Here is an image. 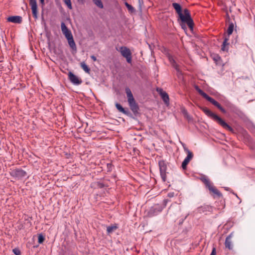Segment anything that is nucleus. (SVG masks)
I'll return each mask as SVG.
<instances>
[{
	"instance_id": "1",
	"label": "nucleus",
	"mask_w": 255,
	"mask_h": 255,
	"mask_svg": "<svg viewBox=\"0 0 255 255\" xmlns=\"http://www.w3.org/2000/svg\"><path fill=\"white\" fill-rule=\"evenodd\" d=\"M204 113L209 117L213 119L215 121L217 122L220 126L226 129L234 132V129L229 125H228L223 119L220 118L215 114L213 113L211 111L206 107L201 108Z\"/></svg>"
},
{
	"instance_id": "2",
	"label": "nucleus",
	"mask_w": 255,
	"mask_h": 255,
	"mask_svg": "<svg viewBox=\"0 0 255 255\" xmlns=\"http://www.w3.org/2000/svg\"><path fill=\"white\" fill-rule=\"evenodd\" d=\"M196 90L204 98L212 103L213 105L217 107L222 113H225L226 110L221 106V105L213 98L209 97L207 94L201 90L198 86L195 87Z\"/></svg>"
},
{
	"instance_id": "3",
	"label": "nucleus",
	"mask_w": 255,
	"mask_h": 255,
	"mask_svg": "<svg viewBox=\"0 0 255 255\" xmlns=\"http://www.w3.org/2000/svg\"><path fill=\"white\" fill-rule=\"evenodd\" d=\"M179 17L181 21L183 22L187 23L188 26L190 28H193V20H192L189 10L187 9L184 10V14L181 12L179 15Z\"/></svg>"
},
{
	"instance_id": "4",
	"label": "nucleus",
	"mask_w": 255,
	"mask_h": 255,
	"mask_svg": "<svg viewBox=\"0 0 255 255\" xmlns=\"http://www.w3.org/2000/svg\"><path fill=\"white\" fill-rule=\"evenodd\" d=\"M118 51L121 53V55L126 58L127 61L128 63H130L132 61L131 52L129 48L126 46H122L119 48Z\"/></svg>"
},
{
	"instance_id": "5",
	"label": "nucleus",
	"mask_w": 255,
	"mask_h": 255,
	"mask_svg": "<svg viewBox=\"0 0 255 255\" xmlns=\"http://www.w3.org/2000/svg\"><path fill=\"white\" fill-rule=\"evenodd\" d=\"M158 165L161 177L163 181L165 182L166 180L167 165L163 160H160L158 162Z\"/></svg>"
},
{
	"instance_id": "6",
	"label": "nucleus",
	"mask_w": 255,
	"mask_h": 255,
	"mask_svg": "<svg viewBox=\"0 0 255 255\" xmlns=\"http://www.w3.org/2000/svg\"><path fill=\"white\" fill-rule=\"evenodd\" d=\"M67 39L70 47L74 50H76V45L73 39V37L71 31H68L63 33Z\"/></svg>"
},
{
	"instance_id": "7",
	"label": "nucleus",
	"mask_w": 255,
	"mask_h": 255,
	"mask_svg": "<svg viewBox=\"0 0 255 255\" xmlns=\"http://www.w3.org/2000/svg\"><path fill=\"white\" fill-rule=\"evenodd\" d=\"M9 173L11 176L18 179L24 177L26 175V173L24 170L20 169L11 170Z\"/></svg>"
},
{
	"instance_id": "8",
	"label": "nucleus",
	"mask_w": 255,
	"mask_h": 255,
	"mask_svg": "<svg viewBox=\"0 0 255 255\" xmlns=\"http://www.w3.org/2000/svg\"><path fill=\"white\" fill-rule=\"evenodd\" d=\"M68 77L71 83L75 85H80L82 83V81L78 76L74 75L72 72H70L68 74Z\"/></svg>"
},
{
	"instance_id": "9",
	"label": "nucleus",
	"mask_w": 255,
	"mask_h": 255,
	"mask_svg": "<svg viewBox=\"0 0 255 255\" xmlns=\"http://www.w3.org/2000/svg\"><path fill=\"white\" fill-rule=\"evenodd\" d=\"M29 4L31 6L33 16L35 18L37 17V5L36 0H29Z\"/></svg>"
},
{
	"instance_id": "10",
	"label": "nucleus",
	"mask_w": 255,
	"mask_h": 255,
	"mask_svg": "<svg viewBox=\"0 0 255 255\" xmlns=\"http://www.w3.org/2000/svg\"><path fill=\"white\" fill-rule=\"evenodd\" d=\"M156 90L161 96L165 104H166V105H168L169 98L167 93L165 91H163V90L161 88H157Z\"/></svg>"
},
{
	"instance_id": "11",
	"label": "nucleus",
	"mask_w": 255,
	"mask_h": 255,
	"mask_svg": "<svg viewBox=\"0 0 255 255\" xmlns=\"http://www.w3.org/2000/svg\"><path fill=\"white\" fill-rule=\"evenodd\" d=\"M213 211V208L209 205H204L198 208L197 211L199 213H204L209 212H212Z\"/></svg>"
},
{
	"instance_id": "12",
	"label": "nucleus",
	"mask_w": 255,
	"mask_h": 255,
	"mask_svg": "<svg viewBox=\"0 0 255 255\" xmlns=\"http://www.w3.org/2000/svg\"><path fill=\"white\" fill-rule=\"evenodd\" d=\"M233 236V233H231L226 239L225 245L226 248L231 250L233 249V246L232 245V238Z\"/></svg>"
},
{
	"instance_id": "13",
	"label": "nucleus",
	"mask_w": 255,
	"mask_h": 255,
	"mask_svg": "<svg viewBox=\"0 0 255 255\" xmlns=\"http://www.w3.org/2000/svg\"><path fill=\"white\" fill-rule=\"evenodd\" d=\"M7 20L14 23H20L22 22V17L20 16H11L8 17Z\"/></svg>"
},
{
	"instance_id": "14",
	"label": "nucleus",
	"mask_w": 255,
	"mask_h": 255,
	"mask_svg": "<svg viewBox=\"0 0 255 255\" xmlns=\"http://www.w3.org/2000/svg\"><path fill=\"white\" fill-rule=\"evenodd\" d=\"M211 193L218 197L222 196L221 193L212 184L207 187Z\"/></svg>"
},
{
	"instance_id": "15",
	"label": "nucleus",
	"mask_w": 255,
	"mask_h": 255,
	"mask_svg": "<svg viewBox=\"0 0 255 255\" xmlns=\"http://www.w3.org/2000/svg\"><path fill=\"white\" fill-rule=\"evenodd\" d=\"M180 211V206L177 205V204H172L168 210V213L170 214H176V212H175L174 211L178 212Z\"/></svg>"
},
{
	"instance_id": "16",
	"label": "nucleus",
	"mask_w": 255,
	"mask_h": 255,
	"mask_svg": "<svg viewBox=\"0 0 255 255\" xmlns=\"http://www.w3.org/2000/svg\"><path fill=\"white\" fill-rule=\"evenodd\" d=\"M129 104V106L130 107V108L131 110L134 113H136L138 112V107L136 103L134 100H132V101H129L128 102Z\"/></svg>"
},
{
	"instance_id": "17",
	"label": "nucleus",
	"mask_w": 255,
	"mask_h": 255,
	"mask_svg": "<svg viewBox=\"0 0 255 255\" xmlns=\"http://www.w3.org/2000/svg\"><path fill=\"white\" fill-rule=\"evenodd\" d=\"M128 102L134 100L130 90L128 88L126 89Z\"/></svg>"
},
{
	"instance_id": "18",
	"label": "nucleus",
	"mask_w": 255,
	"mask_h": 255,
	"mask_svg": "<svg viewBox=\"0 0 255 255\" xmlns=\"http://www.w3.org/2000/svg\"><path fill=\"white\" fill-rule=\"evenodd\" d=\"M172 6L176 10V12L179 15L182 12V9L179 3L174 2L172 3Z\"/></svg>"
},
{
	"instance_id": "19",
	"label": "nucleus",
	"mask_w": 255,
	"mask_h": 255,
	"mask_svg": "<svg viewBox=\"0 0 255 255\" xmlns=\"http://www.w3.org/2000/svg\"><path fill=\"white\" fill-rule=\"evenodd\" d=\"M168 59H169V61H170L171 64L172 65V66L174 67L176 69V70L179 71V68H178V65L176 63L173 57L172 56H169Z\"/></svg>"
},
{
	"instance_id": "20",
	"label": "nucleus",
	"mask_w": 255,
	"mask_h": 255,
	"mask_svg": "<svg viewBox=\"0 0 255 255\" xmlns=\"http://www.w3.org/2000/svg\"><path fill=\"white\" fill-rule=\"evenodd\" d=\"M201 180L205 184L207 188L212 184L209 179L206 176L202 177L201 178Z\"/></svg>"
},
{
	"instance_id": "21",
	"label": "nucleus",
	"mask_w": 255,
	"mask_h": 255,
	"mask_svg": "<svg viewBox=\"0 0 255 255\" xmlns=\"http://www.w3.org/2000/svg\"><path fill=\"white\" fill-rule=\"evenodd\" d=\"M80 66L85 72L89 73L90 69L84 62H81L80 63Z\"/></svg>"
},
{
	"instance_id": "22",
	"label": "nucleus",
	"mask_w": 255,
	"mask_h": 255,
	"mask_svg": "<svg viewBox=\"0 0 255 255\" xmlns=\"http://www.w3.org/2000/svg\"><path fill=\"white\" fill-rule=\"evenodd\" d=\"M182 145L183 146L185 151L187 154V157L192 159L193 156L192 152L190 150H189L187 147H186L185 144H182Z\"/></svg>"
},
{
	"instance_id": "23",
	"label": "nucleus",
	"mask_w": 255,
	"mask_h": 255,
	"mask_svg": "<svg viewBox=\"0 0 255 255\" xmlns=\"http://www.w3.org/2000/svg\"><path fill=\"white\" fill-rule=\"evenodd\" d=\"M228 38H225L224 40V42L222 44V48H221V49L223 51H227L228 50V48H227V46L228 45L229 43H228Z\"/></svg>"
},
{
	"instance_id": "24",
	"label": "nucleus",
	"mask_w": 255,
	"mask_h": 255,
	"mask_svg": "<svg viewBox=\"0 0 255 255\" xmlns=\"http://www.w3.org/2000/svg\"><path fill=\"white\" fill-rule=\"evenodd\" d=\"M125 4L130 13H132L135 11L134 8L127 2H126Z\"/></svg>"
},
{
	"instance_id": "25",
	"label": "nucleus",
	"mask_w": 255,
	"mask_h": 255,
	"mask_svg": "<svg viewBox=\"0 0 255 255\" xmlns=\"http://www.w3.org/2000/svg\"><path fill=\"white\" fill-rule=\"evenodd\" d=\"M61 28L62 33H65L70 30L63 22H62L61 23Z\"/></svg>"
},
{
	"instance_id": "26",
	"label": "nucleus",
	"mask_w": 255,
	"mask_h": 255,
	"mask_svg": "<svg viewBox=\"0 0 255 255\" xmlns=\"http://www.w3.org/2000/svg\"><path fill=\"white\" fill-rule=\"evenodd\" d=\"M93 2L99 8H103L104 6L101 0H92Z\"/></svg>"
},
{
	"instance_id": "27",
	"label": "nucleus",
	"mask_w": 255,
	"mask_h": 255,
	"mask_svg": "<svg viewBox=\"0 0 255 255\" xmlns=\"http://www.w3.org/2000/svg\"><path fill=\"white\" fill-rule=\"evenodd\" d=\"M234 25L233 23H231L229 24V27L227 29V33L229 35L232 34L234 30Z\"/></svg>"
},
{
	"instance_id": "28",
	"label": "nucleus",
	"mask_w": 255,
	"mask_h": 255,
	"mask_svg": "<svg viewBox=\"0 0 255 255\" xmlns=\"http://www.w3.org/2000/svg\"><path fill=\"white\" fill-rule=\"evenodd\" d=\"M116 107L117 109L120 112H122V113H123L124 114H126L127 113L126 111L125 110V109L123 108V107L120 104L116 103Z\"/></svg>"
},
{
	"instance_id": "29",
	"label": "nucleus",
	"mask_w": 255,
	"mask_h": 255,
	"mask_svg": "<svg viewBox=\"0 0 255 255\" xmlns=\"http://www.w3.org/2000/svg\"><path fill=\"white\" fill-rule=\"evenodd\" d=\"M117 228V227L115 226H109L107 228V231L109 234H110V233H112L114 231L116 230Z\"/></svg>"
},
{
	"instance_id": "30",
	"label": "nucleus",
	"mask_w": 255,
	"mask_h": 255,
	"mask_svg": "<svg viewBox=\"0 0 255 255\" xmlns=\"http://www.w3.org/2000/svg\"><path fill=\"white\" fill-rule=\"evenodd\" d=\"M63 1L69 9L72 8L71 0H63Z\"/></svg>"
},
{
	"instance_id": "31",
	"label": "nucleus",
	"mask_w": 255,
	"mask_h": 255,
	"mask_svg": "<svg viewBox=\"0 0 255 255\" xmlns=\"http://www.w3.org/2000/svg\"><path fill=\"white\" fill-rule=\"evenodd\" d=\"M189 162V161L184 159V160L182 163V167L183 169H185L186 168L187 165L188 164Z\"/></svg>"
},
{
	"instance_id": "32",
	"label": "nucleus",
	"mask_w": 255,
	"mask_h": 255,
	"mask_svg": "<svg viewBox=\"0 0 255 255\" xmlns=\"http://www.w3.org/2000/svg\"><path fill=\"white\" fill-rule=\"evenodd\" d=\"M38 243L39 244H41L43 242V241L44 240V238L42 235H41V234L39 235L38 237Z\"/></svg>"
},
{
	"instance_id": "33",
	"label": "nucleus",
	"mask_w": 255,
	"mask_h": 255,
	"mask_svg": "<svg viewBox=\"0 0 255 255\" xmlns=\"http://www.w3.org/2000/svg\"><path fill=\"white\" fill-rule=\"evenodd\" d=\"M12 252L15 255H20V251L18 249L15 248L13 249Z\"/></svg>"
},
{
	"instance_id": "34",
	"label": "nucleus",
	"mask_w": 255,
	"mask_h": 255,
	"mask_svg": "<svg viewBox=\"0 0 255 255\" xmlns=\"http://www.w3.org/2000/svg\"><path fill=\"white\" fill-rule=\"evenodd\" d=\"M210 255H216V249L215 248H214L212 249V252H211Z\"/></svg>"
},
{
	"instance_id": "35",
	"label": "nucleus",
	"mask_w": 255,
	"mask_h": 255,
	"mask_svg": "<svg viewBox=\"0 0 255 255\" xmlns=\"http://www.w3.org/2000/svg\"><path fill=\"white\" fill-rule=\"evenodd\" d=\"M169 202V200L167 199H165L163 201L164 207H165L167 205V203Z\"/></svg>"
},
{
	"instance_id": "36",
	"label": "nucleus",
	"mask_w": 255,
	"mask_h": 255,
	"mask_svg": "<svg viewBox=\"0 0 255 255\" xmlns=\"http://www.w3.org/2000/svg\"><path fill=\"white\" fill-rule=\"evenodd\" d=\"M108 168H109V171L112 170V165L111 164L109 163L107 164Z\"/></svg>"
},
{
	"instance_id": "37",
	"label": "nucleus",
	"mask_w": 255,
	"mask_h": 255,
	"mask_svg": "<svg viewBox=\"0 0 255 255\" xmlns=\"http://www.w3.org/2000/svg\"><path fill=\"white\" fill-rule=\"evenodd\" d=\"M91 58L93 59V60L94 61H96L97 60L96 57L95 56H94V55H92L91 56Z\"/></svg>"
},
{
	"instance_id": "38",
	"label": "nucleus",
	"mask_w": 255,
	"mask_h": 255,
	"mask_svg": "<svg viewBox=\"0 0 255 255\" xmlns=\"http://www.w3.org/2000/svg\"><path fill=\"white\" fill-rule=\"evenodd\" d=\"M174 196V193H169L168 194V196L169 197H173Z\"/></svg>"
},
{
	"instance_id": "39",
	"label": "nucleus",
	"mask_w": 255,
	"mask_h": 255,
	"mask_svg": "<svg viewBox=\"0 0 255 255\" xmlns=\"http://www.w3.org/2000/svg\"><path fill=\"white\" fill-rule=\"evenodd\" d=\"M185 159H186V160H188V161L190 162V161L191 160V158L186 156V157L185 158Z\"/></svg>"
},
{
	"instance_id": "40",
	"label": "nucleus",
	"mask_w": 255,
	"mask_h": 255,
	"mask_svg": "<svg viewBox=\"0 0 255 255\" xmlns=\"http://www.w3.org/2000/svg\"><path fill=\"white\" fill-rule=\"evenodd\" d=\"M44 0H40V3L43 5L44 4Z\"/></svg>"
}]
</instances>
